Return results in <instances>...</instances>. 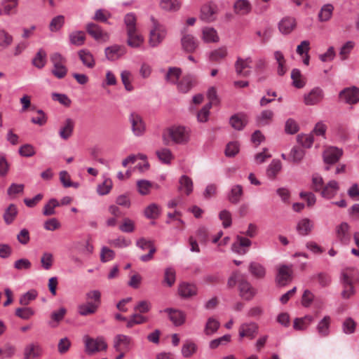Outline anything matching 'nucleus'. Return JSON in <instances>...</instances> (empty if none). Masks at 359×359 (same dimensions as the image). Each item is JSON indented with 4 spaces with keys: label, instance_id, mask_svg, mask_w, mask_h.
<instances>
[{
    "label": "nucleus",
    "instance_id": "obj_26",
    "mask_svg": "<svg viewBox=\"0 0 359 359\" xmlns=\"http://www.w3.org/2000/svg\"><path fill=\"white\" fill-rule=\"evenodd\" d=\"M248 123V116L243 113L236 114L231 116L229 123L236 130H241Z\"/></svg>",
    "mask_w": 359,
    "mask_h": 359
},
{
    "label": "nucleus",
    "instance_id": "obj_32",
    "mask_svg": "<svg viewBox=\"0 0 359 359\" xmlns=\"http://www.w3.org/2000/svg\"><path fill=\"white\" fill-rule=\"evenodd\" d=\"M331 323V318L328 316H325L318 324L317 331L320 336L327 337L330 333V325Z\"/></svg>",
    "mask_w": 359,
    "mask_h": 359
},
{
    "label": "nucleus",
    "instance_id": "obj_39",
    "mask_svg": "<svg viewBox=\"0 0 359 359\" xmlns=\"http://www.w3.org/2000/svg\"><path fill=\"white\" fill-rule=\"evenodd\" d=\"M158 159L165 164H170L174 158L172 151L168 148H161L156 151Z\"/></svg>",
    "mask_w": 359,
    "mask_h": 359
},
{
    "label": "nucleus",
    "instance_id": "obj_25",
    "mask_svg": "<svg viewBox=\"0 0 359 359\" xmlns=\"http://www.w3.org/2000/svg\"><path fill=\"white\" fill-rule=\"evenodd\" d=\"M339 189L338 182L335 180H331L324 186L320 194L323 198L331 199L336 196Z\"/></svg>",
    "mask_w": 359,
    "mask_h": 359
},
{
    "label": "nucleus",
    "instance_id": "obj_24",
    "mask_svg": "<svg viewBox=\"0 0 359 359\" xmlns=\"http://www.w3.org/2000/svg\"><path fill=\"white\" fill-rule=\"evenodd\" d=\"M342 283H355L359 280L358 270L355 267H347L341 273Z\"/></svg>",
    "mask_w": 359,
    "mask_h": 359
},
{
    "label": "nucleus",
    "instance_id": "obj_63",
    "mask_svg": "<svg viewBox=\"0 0 359 359\" xmlns=\"http://www.w3.org/2000/svg\"><path fill=\"white\" fill-rule=\"evenodd\" d=\"M227 55V50L225 47H221L210 53L209 59L212 62H219L224 59Z\"/></svg>",
    "mask_w": 359,
    "mask_h": 359
},
{
    "label": "nucleus",
    "instance_id": "obj_49",
    "mask_svg": "<svg viewBox=\"0 0 359 359\" xmlns=\"http://www.w3.org/2000/svg\"><path fill=\"white\" fill-rule=\"evenodd\" d=\"M86 300L87 303H93V304L100 307L101 292L97 290H90L86 294Z\"/></svg>",
    "mask_w": 359,
    "mask_h": 359
},
{
    "label": "nucleus",
    "instance_id": "obj_20",
    "mask_svg": "<svg viewBox=\"0 0 359 359\" xmlns=\"http://www.w3.org/2000/svg\"><path fill=\"white\" fill-rule=\"evenodd\" d=\"M238 288L240 296L245 300H250L255 294V289L245 278L241 279Z\"/></svg>",
    "mask_w": 359,
    "mask_h": 359
},
{
    "label": "nucleus",
    "instance_id": "obj_40",
    "mask_svg": "<svg viewBox=\"0 0 359 359\" xmlns=\"http://www.w3.org/2000/svg\"><path fill=\"white\" fill-rule=\"evenodd\" d=\"M219 326V322L215 318L210 317L205 325L204 333L208 336L212 335L218 330Z\"/></svg>",
    "mask_w": 359,
    "mask_h": 359
},
{
    "label": "nucleus",
    "instance_id": "obj_3",
    "mask_svg": "<svg viewBox=\"0 0 359 359\" xmlns=\"http://www.w3.org/2000/svg\"><path fill=\"white\" fill-rule=\"evenodd\" d=\"M50 59L53 65V74L57 79L64 78L67 73V69L65 66L66 59L58 53H53Z\"/></svg>",
    "mask_w": 359,
    "mask_h": 359
},
{
    "label": "nucleus",
    "instance_id": "obj_21",
    "mask_svg": "<svg viewBox=\"0 0 359 359\" xmlns=\"http://www.w3.org/2000/svg\"><path fill=\"white\" fill-rule=\"evenodd\" d=\"M252 59L250 57H248L246 59H242L241 57H238L236 63H235V69L238 75L247 77L250 75V71L245 70L246 68H250V65L252 63Z\"/></svg>",
    "mask_w": 359,
    "mask_h": 359
},
{
    "label": "nucleus",
    "instance_id": "obj_1",
    "mask_svg": "<svg viewBox=\"0 0 359 359\" xmlns=\"http://www.w3.org/2000/svg\"><path fill=\"white\" fill-rule=\"evenodd\" d=\"M190 135L189 128L183 126H173L167 130L166 133L163 134V138L166 144H168V137H169L175 144H186L190 140Z\"/></svg>",
    "mask_w": 359,
    "mask_h": 359
},
{
    "label": "nucleus",
    "instance_id": "obj_60",
    "mask_svg": "<svg viewBox=\"0 0 359 359\" xmlns=\"http://www.w3.org/2000/svg\"><path fill=\"white\" fill-rule=\"evenodd\" d=\"M113 182L111 179L106 178L103 182L97 186V191L99 195L104 196L108 194L111 190Z\"/></svg>",
    "mask_w": 359,
    "mask_h": 359
},
{
    "label": "nucleus",
    "instance_id": "obj_43",
    "mask_svg": "<svg viewBox=\"0 0 359 359\" xmlns=\"http://www.w3.org/2000/svg\"><path fill=\"white\" fill-rule=\"evenodd\" d=\"M180 191H184L187 195H189L193 191V182L190 177L187 175H182L180 179Z\"/></svg>",
    "mask_w": 359,
    "mask_h": 359
},
{
    "label": "nucleus",
    "instance_id": "obj_48",
    "mask_svg": "<svg viewBox=\"0 0 359 359\" xmlns=\"http://www.w3.org/2000/svg\"><path fill=\"white\" fill-rule=\"evenodd\" d=\"M282 168L281 162L278 159H273L269 165L266 174L269 178L274 179Z\"/></svg>",
    "mask_w": 359,
    "mask_h": 359
},
{
    "label": "nucleus",
    "instance_id": "obj_23",
    "mask_svg": "<svg viewBox=\"0 0 359 359\" xmlns=\"http://www.w3.org/2000/svg\"><path fill=\"white\" fill-rule=\"evenodd\" d=\"M182 46L187 53H194L198 46V42L194 36L184 34L182 38Z\"/></svg>",
    "mask_w": 359,
    "mask_h": 359
},
{
    "label": "nucleus",
    "instance_id": "obj_46",
    "mask_svg": "<svg viewBox=\"0 0 359 359\" xmlns=\"http://www.w3.org/2000/svg\"><path fill=\"white\" fill-rule=\"evenodd\" d=\"M66 313L67 310L63 307L60 308L57 311H53L50 316L51 320L50 321L49 325L52 327H57L58 323L64 318Z\"/></svg>",
    "mask_w": 359,
    "mask_h": 359
},
{
    "label": "nucleus",
    "instance_id": "obj_17",
    "mask_svg": "<svg viewBox=\"0 0 359 359\" xmlns=\"http://www.w3.org/2000/svg\"><path fill=\"white\" fill-rule=\"evenodd\" d=\"M137 245L142 250H149V253L147 255H142L140 257L141 261L148 262L153 258L154 254L156 252V248L151 241H147L144 238H140L137 242Z\"/></svg>",
    "mask_w": 359,
    "mask_h": 359
},
{
    "label": "nucleus",
    "instance_id": "obj_41",
    "mask_svg": "<svg viewBox=\"0 0 359 359\" xmlns=\"http://www.w3.org/2000/svg\"><path fill=\"white\" fill-rule=\"evenodd\" d=\"M273 112L271 110H264L257 117V122L259 126L269 125L273 120Z\"/></svg>",
    "mask_w": 359,
    "mask_h": 359
},
{
    "label": "nucleus",
    "instance_id": "obj_9",
    "mask_svg": "<svg viewBox=\"0 0 359 359\" xmlns=\"http://www.w3.org/2000/svg\"><path fill=\"white\" fill-rule=\"evenodd\" d=\"M350 226L346 222H342L336 226V236L337 240L343 245H348L351 242Z\"/></svg>",
    "mask_w": 359,
    "mask_h": 359
},
{
    "label": "nucleus",
    "instance_id": "obj_16",
    "mask_svg": "<svg viewBox=\"0 0 359 359\" xmlns=\"http://www.w3.org/2000/svg\"><path fill=\"white\" fill-rule=\"evenodd\" d=\"M42 353V348L39 343H30L27 344L23 351L25 359H36L39 358Z\"/></svg>",
    "mask_w": 359,
    "mask_h": 359
},
{
    "label": "nucleus",
    "instance_id": "obj_33",
    "mask_svg": "<svg viewBox=\"0 0 359 359\" xmlns=\"http://www.w3.org/2000/svg\"><path fill=\"white\" fill-rule=\"evenodd\" d=\"M313 318L306 315L303 318H297L294 320L293 327L296 330H304L313 322Z\"/></svg>",
    "mask_w": 359,
    "mask_h": 359
},
{
    "label": "nucleus",
    "instance_id": "obj_56",
    "mask_svg": "<svg viewBox=\"0 0 359 359\" xmlns=\"http://www.w3.org/2000/svg\"><path fill=\"white\" fill-rule=\"evenodd\" d=\"M137 18L134 13H130L125 15L124 23L126 27V32L137 30L136 27Z\"/></svg>",
    "mask_w": 359,
    "mask_h": 359
},
{
    "label": "nucleus",
    "instance_id": "obj_18",
    "mask_svg": "<svg viewBox=\"0 0 359 359\" xmlns=\"http://www.w3.org/2000/svg\"><path fill=\"white\" fill-rule=\"evenodd\" d=\"M251 245L250 239L241 236L237 237V241L231 246L232 250L238 255H245Z\"/></svg>",
    "mask_w": 359,
    "mask_h": 359
},
{
    "label": "nucleus",
    "instance_id": "obj_36",
    "mask_svg": "<svg viewBox=\"0 0 359 359\" xmlns=\"http://www.w3.org/2000/svg\"><path fill=\"white\" fill-rule=\"evenodd\" d=\"M313 222L308 218L300 220L297 224V230L302 236L308 235L313 229Z\"/></svg>",
    "mask_w": 359,
    "mask_h": 359
},
{
    "label": "nucleus",
    "instance_id": "obj_11",
    "mask_svg": "<svg viewBox=\"0 0 359 359\" xmlns=\"http://www.w3.org/2000/svg\"><path fill=\"white\" fill-rule=\"evenodd\" d=\"M217 7L215 4L210 3L205 4L201 9L200 18L202 20L210 22L215 20L217 17Z\"/></svg>",
    "mask_w": 359,
    "mask_h": 359
},
{
    "label": "nucleus",
    "instance_id": "obj_47",
    "mask_svg": "<svg viewBox=\"0 0 359 359\" xmlns=\"http://www.w3.org/2000/svg\"><path fill=\"white\" fill-rule=\"evenodd\" d=\"M170 320L175 325H180L184 322V315L177 310L167 309Z\"/></svg>",
    "mask_w": 359,
    "mask_h": 359
},
{
    "label": "nucleus",
    "instance_id": "obj_4",
    "mask_svg": "<svg viewBox=\"0 0 359 359\" xmlns=\"http://www.w3.org/2000/svg\"><path fill=\"white\" fill-rule=\"evenodd\" d=\"M84 344L86 348V352L88 354H93L96 352L105 350L107 348V344L102 337H97L96 339L91 338L88 336H85Z\"/></svg>",
    "mask_w": 359,
    "mask_h": 359
},
{
    "label": "nucleus",
    "instance_id": "obj_42",
    "mask_svg": "<svg viewBox=\"0 0 359 359\" xmlns=\"http://www.w3.org/2000/svg\"><path fill=\"white\" fill-rule=\"evenodd\" d=\"M243 187L240 184L234 185L229 195V201L233 204L238 203L243 196Z\"/></svg>",
    "mask_w": 359,
    "mask_h": 359
},
{
    "label": "nucleus",
    "instance_id": "obj_52",
    "mask_svg": "<svg viewBox=\"0 0 359 359\" xmlns=\"http://www.w3.org/2000/svg\"><path fill=\"white\" fill-rule=\"evenodd\" d=\"M302 304L304 307H309L313 302L318 304V299H315L314 294L309 290H305L302 297Z\"/></svg>",
    "mask_w": 359,
    "mask_h": 359
},
{
    "label": "nucleus",
    "instance_id": "obj_22",
    "mask_svg": "<svg viewBox=\"0 0 359 359\" xmlns=\"http://www.w3.org/2000/svg\"><path fill=\"white\" fill-rule=\"evenodd\" d=\"M127 44L131 48H140L144 41L143 36L137 29L127 32Z\"/></svg>",
    "mask_w": 359,
    "mask_h": 359
},
{
    "label": "nucleus",
    "instance_id": "obj_7",
    "mask_svg": "<svg viewBox=\"0 0 359 359\" xmlns=\"http://www.w3.org/2000/svg\"><path fill=\"white\" fill-rule=\"evenodd\" d=\"M128 119L134 135L137 137L142 136L146 131V125L142 117L140 114L133 112L130 114Z\"/></svg>",
    "mask_w": 359,
    "mask_h": 359
},
{
    "label": "nucleus",
    "instance_id": "obj_64",
    "mask_svg": "<svg viewBox=\"0 0 359 359\" xmlns=\"http://www.w3.org/2000/svg\"><path fill=\"white\" fill-rule=\"evenodd\" d=\"M13 42V36L4 29H0V50L8 48Z\"/></svg>",
    "mask_w": 359,
    "mask_h": 359
},
{
    "label": "nucleus",
    "instance_id": "obj_55",
    "mask_svg": "<svg viewBox=\"0 0 359 359\" xmlns=\"http://www.w3.org/2000/svg\"><path fill=\"white\" fill-rule=\"evenodd\" d=\"M18 214V209L16 205L11 204L5 211L4 219L6 224H10L15 219Z\"/></svg>",
    "mask_w": 359,
    "mask_h": 359
},
{
    "label": "nucleus",
    "instance_id": "obj_19",
    "mask_svg": "<svg viewBox=\"0 0 359 359\" xmlns=\"http://www.w3.org/2000/svg\"><path fill=\"white\" fill-rule=\"evenodd\" d=\"M132 342L131 337L125 334H118L114 338V348L116 351H128Z\"/></svg>",
    "mask_w": 359,
    "mask_h": 359
},
{
    "label": "nucleus",
    "instance_id": "obj_51",
    "mask_svg": "<svg viewBox=\"0 0 359 359\" xmlns=\"http://www.w3.org/2000/svg\"><path fill=\"white\" fill-rule=\"evenodd\" d=\"M19 0H2L4 15H11L16 13Z\"/></svg>",
    "mask_w": 359,
    "mask_h": 359
},
{
    "label": "nucleus",
    "instance_id": "obj_44",
    "mask_svg": "<svg viewBox=\"0 0 359 359\" xmlns=\"http://www.w3.org/2000/svg\"><path fill=\"white\" fill-rule=\"evenodd\" d=\"M160 6L165 11H176L180 9L181 1L180 0H161Z\"/></svg>",
    "mask_w": 359,
    "mask_h": 359
},
{
    "label": "nucleus",
    "instance_id": "obj_34",
    "mask_svg": "<svg viewBox=\"0 0 359 359\" xmlns=\"http://www.w3.org/2000/svg\"><path fill=\"white\" fill-rule=\"evenodd\" d=\"M137 187L138 192L141 195H147L149 194L151 188L158 189V184H153L151 182L141 180L137 182Z\"/></svg>",
    "mask_w": 359,
    "mask_h": 359
},
{
    "label": "nucleus",
    "instance_id": "obj_53",
    "mask_svg": "<svg viewBox=\"0 0 359 359\" xmlns=\"http://www.w3.org/2000/svg\"><path fill=\"white\" fill-rule=\"evenodd\" d=\"M46 63V53L43 49H39L32 60L34 66L39 69L43 68Z\"/></svg>",
    "mask_w": 359,
    "mask_h": 359
},
{
    "label": "nucleus",
    "instance_id": "obj_38",
    "mask_svg": "<svg viewBox=\"0 0 359 359\" xmlns=\"http://www.w3.org/2000/svg\"><path fill=\"white\" fill-rule=\"evenodd\" d=\"M98 308L93 303L85 302L78 306V313L82 316H86L95 313Z\"/></svg>",
    "mask_w": 359,
    "mask_h": 359
},
{
    "label": "nucleus",
    "instance_id": "obj_2",
    "mask_svg": "<svg viewBox=\"0 0 359 359\" xmlns=\"http://www.w3.org/2000/svg\"><path fill=\"white\" fill-rule=\"evenodd\" d=\"M151 27L149 32V43L151 47H156L161 44L167 34L164 25L161 24L154 17H151Z\"/></svg>",
    "mask_w": 359,
    "mask_h": 359
},
{
    "label": "nucleus",
    "instance_id": "obj_59",
    "mask_svg": "<svg viewBox=\"0 0 359 359\" xmlns=\"http://www.w3.org/2000/svg\"><path fill=\"white\" fill-rule=\"evenodd\" d=\"M250 272L256 278H261L265 276V269L259 263L252 262L249 266Z\"/></svg>",
    "mask_w": 359,
    "mask_h": 359
},
{
    "label": "nucleus",
    "instance_id": "obj_30",
    "mask_svg": "<svg viewBox=\"0 0 359 359\" xmlns=\"http://www.w3.org/2000/svg\"><path fill=\"white\" fill-rule=\"evenodd\" d=\"M296 27V21L292 18H285L279 23V30L284 34H290Z\"/></svg>",
    "mask_w": 359,
    "mask_h": 359
},
{
    "label": "nucleus",
    "instance_id": "obj_50",
    "mask_svg": "<svg viewBox=\"0 0 359 359\" xmlns=\"http://www.w3.org/2000/svg\"><path fill=\"white\" fill-rule=\"evenodd\" d=\"M334 11V7L332 4H325L324 5L319 13H318V19L320 22H326L328 21L332 15Z\"/></svg>",
    "mask_w": 359,
    "mask_h": 359
},
{
    "label": "nucleus",
    "instance_id": "obj_5",
    "mask_svg": "<svg viewBox=\"0 0 359 359\" xmlns=\"http://www.w3.org/2000/svg\"><path fill=\"white\" fill-rule=\"evenodd\" d=\"M259 331V325L255 322L243 323L238 328V337L240 339L247 338L252 340L255 338Z\"/></svg>",
    "mask_w": 359,
    "mask_h": 359
},
{
    "label": "nucleus",
    "instance_id": "obj_31",
    "mask_svg": "<svg viewBox=\"0 0 359 359\" xmlns=\"http://www.w3.org/2000/svg\"><path fill=\"white\" fill-rule=\"evenodd\" d=\"M251 4L247 0H238L234 4V11L240 15H245L251 11Z\"/></svg>",
    "mask_w": 359,
    "mask_h": 359
},
{
    "label": "nucleus",
    "instance_id": "obj_35",
    "mask_svg": "<svg viewBox=\"0 0 359 359\" xmlns=\"http://www.w3.org/2000/svg\"><path fill=\"white\" fill-rule=\"evenodd\" d=\"M202 38L205 42H217L219 36L217 31L212 27H204L202 30Z\"/></svg>",
    "mask_w": 359,
    "mask_h": 359
},
{
    "label": "nucleus",
    "instance_id": "obj_27",
    "mask_svg": "<svg viewBox=\"0 0 359 359\" xmlns=\"http://www.w3.org/2000/svg\"><path fill=\"white\" fill-rule=\"evenodd\" d=\"M78 56L82 64L88 69H93L95 66V60L93 55L87 49L78 51Z\"/></svg>",
    "mask_w": 359,
    "mask_h": 359
},
{
    "label": "nucleus",
    "instance_id": "obj_12",
    "mask_svg": "<svg viewBox=\"0 0 359 359\" xmlns=\"http://www.w3.org/2000/svg\"><path fill=\"white\" fill-rule=\"evenodd\" d=\"M198 287L194 283L182 282L178 286V294L184 299H189L197 294Z\"/></svg>",
    "mask_w": 359,
    "mask_h": 359
},
{
    "label": "nucleus",
    "instance_id": "obj_29",
    "mask_svg": "<svg viewBox=\"0 0 359 359\" xmlns=\"http://www.w3.org/2000/svg\"><path fill=\"white\" fill-rule=\"evenodd\" d=\"M74 128V121L71 118L66 119L59 132L60 137L63 140L69 139L73 133Z\"/></svg>",
    "mask_w": 359,
    "mask_h": 359
},
{
    "label": "nucleus",
    "instance_id": "obj_28",
    "mask_svg": "<svg viewBox=\"0 0 359 359\" xmlns=\"http://www.w3.org/2000/svg\"><path fill=\"white\" fill-rule=\"evenodd\" d=\"M195 80L191 75H186L177 83V90L183 93H187L194 86Z\"/></svg>",
    "mask_w": 359,
    "mask_h": 359
},
{
    "label": "nucleus",
    "instance_id": "obj_10",
    "mask_svg": "<svg viewBox=\"0 0 359 359\" xmlns=\"http://www.w3.org/2000/svg\"><path fill=\"white\" fill-rule=\"evenodd\" d=\"M87 32L96 41H107L109 39V34L104 32L99 25L95 23H88L86 26Z\"/></svg>",
    "mask_w": 359,
    "mask_h": 359
},
{
    "label": "nucleus",
    "instance_id": "obj_8",
    "mask_svg": "<svg viewBox=\"0 0 359 359\" xmlns=\"http://www.w3.org/2000/svg\"><path fill=\"white\" fill-rule=\"evenodd\" d=\"M324 98V92L319 88L316 87L304 95V103L308 106L318 104Z\"/></svg>",
    "mask_w": 359,
    "mask_h": 359
},
{
    "label": "nucleus",
    "instance_id": "obj_6",
    "mask_svg": "<svg viewBox=\"0 0 359 359\" xmlns=\"http://www.w3.org/2000/svg\"><path fill=\"white\" fill-rule=\"evenodd\" d=\"M276 282L280 286H285L292 280V265L280 264L277 269Z\"/></svg>",
    "mask_w": 359,
    "mask_h": 359
},
{
    "label": "nucleus",
    "instance_id": "obj_62",
    "mask_svg": "<svg viewBox=\"0 0 359 359\" xmlns=\"http://www.w3.org/2000/svg\"><path fill=\"white\" fill-rule=\"evenodd\" d=\"M131 78H132V74L130 72L127 71V70H124V71L121 72V81L124 86L125 89L128 92H131L134 89V88L131 83Z\"/></svg>",
    "mask_w": 359,
    "mask_h": 359
},
{
    "label": "nucleus",
    "instance_id": "obj_58",
    "mask_svg": "<svg viewBox=\"0 0 359 359\" xmlns=\"http://www.w3.org/2000/svg\"><path fill=\"white\" fill-rule=\"evenodd\" d=\"M161 212L160 207L156 203H151L144 210V215L149 219L157 218Z\"/></svg>",
    "mask_w": 359,
    "mask_h": 359
},
{
    "label": "nucleus",
    "instance_id": "obj_37",
    "mask_svg": "<svg viewBox=\"0 0 359 359\" xmlns=\"http://www.w3.org/2000/svg\"><path fill=\"white\" fill-rule=\"evenodd\" d=\"M69 39L72 44L80 46L85 43L86 34L83 31H74L69 34Z\"/></svg>",
    "mask_w": 359,
    "mask_h": 359
},
{
    "label": "nucleus",
    "instance_id": "obj_54",
    "mask_svg": "<svg viewBox=\"0 0 359 359\" xmlns=\"http://www.w3.org/2000/svg\"><path fill=\"white\" fill-rule=\"evenodd\" d=\"M291 79L293 85L297 88H302L305 86V81L302 77L301 72L297 69H294L291 72Z\"/></svg>",
    "mask_w": 359,
    "mask_h": 359
},
{
    "label": "nucleus",
    "instance_id": "obj_15",
    "mask_svg": "<svg viewBox=\"0 0 359 359\" xmlns=\"http://www.w3.org/2000/svg\"><path fill=\"white\" fill-rule=\"evenodd\" d=\"M104 53L108 60L114 61L126 54V48L124 46L114 45L106 48Z\"/></svg>",
    "mask_w": 359,
    "mask_h": 359
},
{
    "label": "nucleus",
    "instance_id": "obj_57",
    "mask_svg": "<svg viewBox=\"0 0 359 359\" xmlns=\"http://www.w3.org/2000/svg\"><path fill=\"white\" fill-rule=\"evenodd\" d=\"M60 205L59 202L55 199H50L43 208V215L44 216H51L55 214V208Z\"/></svg>",
    "mask_w": 359,
    "mask_h": 359
},
{
    "label": "nucleus",
    "instance_id": "obj_45",
    "mask_svg": "<svg viewBox=\"0 0 359 359\" xmlns=\"http://www.w3.org/2000/svg\"><path fill=\"white\" fill-rule=\"evenodd\" d=\"M182 74V70L178 67H170L165 74L167 82L176 84Z\"/></svg>",
    "mask_w": 359,
    "mask_h": 359
},
{
    "label": "nucleus",
    "instance_id": "obj_14",
    "mask_svg": "<svg viewBox=\"0 0 359 359\" xmlns=\"http://www.w3.org/2000/svg\"><path fill=\"white\" fill-rule=\"evenodd\" d=\"M342 154V150L337 147H328L323 152L324 161L329 164L334 163L339 160Z\"/></svg>",
    "mask_w": 359,
    "mask_h": 359
},
{
    "label": "nucleus",
    "instance_id": "obj_61",
    "mask_svg": "<svg viewBox=\"0 0 359 359\" xmlns=\"http://www.w3.org/2000/svg\"><path fill=\"white\" fill-rule=\"evenodd\" d=\"M147 321V318L140 313H135L132 315L127 320L126 327L131 328L135 325H140Z\"/></svg>",
    "mask_w": 359,
    "mask_h": 359
},
{
    "label": "nucleus",
    "instance_id": "obj_13",
    "mask_svg": "<svg viewBox=\"0 0 359 359\" xmlns=\"http://www.w3.org/2000/svg\"><path fill=\"white\" fill-rule=\"evenodd\" d=\"M339 96L348 104H355L359 101V88L353 86L341 91Z\"/></svg>",
    "mask_w": 359,
    "mask_h": 359
}]
</instances>
